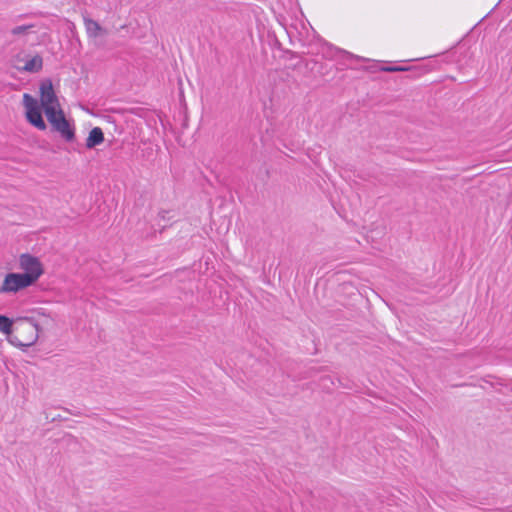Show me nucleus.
<instances>
[{"label": "nucleus", "mask_w": 512, "mask_h": 512, "mask_svg": "<svg viewBox=\"0 0 512 512\" xmlns=\"http://www.w3.org/2000/svg\"><path fill=\"white\" fill-rule=\"evenodd\" d=\"M104 142V133L100 127H94L86 139V147L91 149Z\"/></svg>", "instance_id": "obj_6"}, {"label": "nucleus", "mask_w": 512, "mask_h": 512, "mask_svg": "<svg viewBox=\"0 0 512 512\" xmlns=\"http://www.w3.org/2000/svg\"><path fill=\"white\" fill-rule=\"evenodd\" d=\"M85 28L87 33L92 37H97L102 33V27L99 23L92 19H85Z\"/></svg>", "instance_id": "obj_8"}, {"label": "nucleus", "mask_w": 512, "mask_h": 512, "mask_svg": "<svg viewBox=\"0 0 512 512\" xmlns=\"http://www.w3.org/2000/svg\"><path fill=\"white\" fill-rule=\"evenodd\" d=\"M23 106L26 120L30 125L40 131L46 130L47 125L42 117V108L52 129L66 141L74 140L75 130L66 119L51 80L46 79L41 82L39 101L28 93L23 94Z\"/></svg>", "instance_id": "obj_1"}, {"label": "nucleus", "mask_w": 512, "mask_h": 512, "mask_svg": "<svg viewBox=\"0 0 512 512\" xmlns=\"http://www.w3.org/2000/svg\"><path fill=\"white\" fill-rule=\"evenodd\" d=\"M13 66L18 71L36 73L42 69L43 59L38 54L34 56H29L25 52H20L14 56Z\"/></svg>", "instance_id": "obj_4"}, {"label": "nucleus", "mask_w": 512, "mask_h": 512, "mask_svg": "<svg viewBox=\"0 0 512 512\" xmlns=\"http://www.w3.org/2000/svg\"><path fill=\"white\" fill-rule=\"evenodd\" d=\"M33 284L21 273H8L5 275L1 285L0 293H17Z\"/></svg>", "instance_id": "obj_5"}, {"label": "nucleus", "mask_w": 512, "mask_h": 512, "mask_svg": "<svg viewBox=\"0 0 512 512\" xmlns=\"http://www.w3.org/2000/svg\"><path fill=\"white\" fill-rule=\"evenodd\" d=\"M19 268L33 285L44 274V267L39 258L28 253L19 256Z\"/></svg>", "instance_id": "obj_3"}, {"label": "nucleus", "mask_w": 512, "mask_h": 512, "mask_svg": "<svg viewBox=\"0 0 512 512\" xmlns=\"http://www.w3.org/2000/svg\"><path fill=\"white\" fill-rule=\"evenodd\" d=\"M31 27L32 26H17L15 28H13L11 32L13 35H20V34L25 33Z\"/></svg>", "instance_id": "obj_9"}, {"label": "nucleus", "mask_w": 512, "mask_h": 512, "mask_svg": "<svg viewBox=\"0 0 512 512\" xmlns=\"http://www.w3.org/2000/svg\"><path fill=\"white\" fill-rule=\"evenodd\" d=\"M38 337V325L30 318H19L14 322L9 342L19 348L30 347L36 343Z\"/></svg>", "instance_id": "obj_2"}, {"label": "nucleus", "mask_w": 512, "mask_h": 512, "mask_svg": "<svg viewBox=\"0 0 512 512\" xmlns=\"http://www.w3.org/2000/svg\"><path fill=\"white\" fill-rule=\"evenodd\" d=\"M13 329H14V322L7 316L0 315V332L5 334L8 338V340L11 337Z\"/></svg>", "instance_id": "obj_7"}, {"label": "nucleus", "mask_w": 512, "mask_h": 512, "mask_svg": "<svg viewBox=\"0 0 512 512\" xmlns=\"http://www.w3.org/2000/svg\"><path fill=\"white\" fill-rule=\"evenodd\" d=\"M381 70L385 71V72H398V71H405L407 69L403 68V67H398V66H389V67H383V68H381Z\"/></svg>", "instance_id": "obj_10"}]
</instances>
